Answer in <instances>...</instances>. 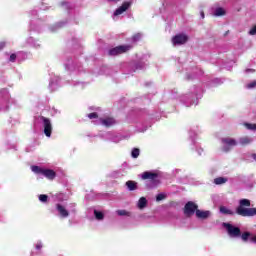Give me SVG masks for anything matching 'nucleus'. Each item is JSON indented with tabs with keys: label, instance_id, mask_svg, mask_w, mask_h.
Wrapping results in <instances>:
<instances>
[{
	"label": "nucleus",
	"instance_id": "24",
	"mask_svg": "<svg viewBox=\"0 0 256 256\" xmlns=\"http://www.w3.org/2000/svg\"><path fill=\"white\" fill-rule=\"evenodd\" d=\"M244 125H245V127H246L247 129H249L250 131H256V124L245 123Z\"/></svg>",
	"mask_w": 256,
	"mask_h": 256
},
{
	"label": "nucleus",
	"instance_id": "32",
	"mask_svg": "<svg viewBox=\"0 0 256 256\" xmlns=\"http://www.w3.org/2000/svg\"><path fill=\"white\" fill-rule=\"evenodd\" d=\"M43 248V243L42 242H38L36 244V249L39 250V249H42Z\"/></svg>",
	"mask_w": 256,
	"mask_h": 256
},
{
	"label": "nucleus",
	"instance_id": "2",
	"mask_svg": "<svg viewBox=\"0 0 256 256\" xmlns=\"http://www.w3.org/2000/svg\"><path fill=\"white\" fill-rule=\"evenodd\" d=\"M142 179L144 181H149L148 186L150 189H153L154 187H157L161 184V179L159 178V174L155 172H143Z\"/></svg>",
	"mask_w": 256,
	"mask_h": 256
},
{
	"label": "nucleus",
	"instance_id": "8",
	"mask_svg": "<svg viewBox=\"0 0 256 256\" xmlns=\"http://www.w3.org/2000/svg\"><path fill=\"white\" fill-rule=\"evenodd\" d=\"M197 204L194 202H188L186 203L184 207V214L187 215V217H191V215L197 214Z\"/></svg>",
	"mask_w": 256,
	"mask_h": 256
},
{
	"label": "nucleus",
	"instance_id": "35",
	"mask_svg": "<svg viewBox=\"0 0 256 256\" xmlns=\"http://www.w3.org/2000/svg\"><path fill=\"white\" fill-rule=\"evenodd\" d=\"M252 159H254V161H256V154H252Z\"/></svg>",
	"mask_w": 256,
	"mask_h": 256
},
{
	"label": "nucleus",
	"instance_id": "33",
	"mask_svg": "<svg viewBox=\"0 0 256 256\" xmlns=\"http://www.w3.org/2000/svg\"><path fill=\"white\" fill-rule=\"evenodd\" d=\"M2 49H5V42H0V51H2Z\"/></svg>",
	"mask_w": 256,
	"mask_h": 256
},
{
	"label": "nucleus",
	"instance_id": "22",
	"mask_svg": "<svg viewBox=\"0 0 256 256\" xmlns=\"http://www.w3.org/2000/svg\"><path fill=\"white\" fill-rule=\"evenodd\" d=\"M139 153H140L139 148H134L131 152L133 159H137V157H139Z\"/></svg>",
	"mask_w": 256,
	"mask_h": 256
},
{
	"label": "nucleus",
	"instance_id": "25",
	"mask_svg": "<svg viewBox=\"0 0 256 256\" xmlns=\"http://www.w3.org/2000/svg\"><path fill=\"white\" fill-rule=\"evenodd\" d=\"M39 201H41V203H47V199H49V197L46 194H41L38 197Z\"/></svg>",
	"mask_w": 256,
	"mask_h": 256
},
{
	"label": "nucleus",
	"instance_id": "20",
	"mask_svg": "<svg viewBox=\"0 0 256 256\" xmlns=\"http://www.w3.org/2000/svg\"><path fill=\"white\" fill-rule=\"evenodd\" d=\"M147 207V199L145 197H141L138 201V208L145 209Z\"/></svg>",
	"mask_w": 256,
	"mask_h": 256
},
{
	"label": "nucleus",
	"instance_id": "16",
	"mask_svg": "<svg viewBox=\"0 0 256 256\" xmlns=\"http://www.w3.org/2000/svg\"><path fill=\"white\" fill-rule=\"evenodd\" d=\"M229 181L226 177H217L214 179V185H225Z\"/></svg>",
	"mask_w": 256,
	"mask_h": 256
},
{
	"label": "nucleus",
	"instance_id": "18",
	"mask_svg": "<svg viewBox=\"0 0 256 256\" xmlns=\"http://www.w3.org/2000/svg\"><path fill=\"white\" fill-rule=\"evenodd\" d=\"M126 187L129 191H135L137 189V182L129 180L126 182Z\"/></svg>",
	"mask_w": 256,
	"mask_h": 256
},
{
	"label": "nucleus",
	"instance_id": "5",
	"mask_svg": "<svg viewBox=\"0 0 256 256\" xmlns=\"http://www.w3.org/2000/svg\"><path fill=\"white\" fill-rule=\"evenodd\" d=\"M40 119L44 127V135H46L47 137H51L53 133V124L51 123V119L45 116H41Z\"/></svg>",
	"mask_w": 256,
	"mask_h": 256
},
{
	"label": "nucleus",
	"instance_id": "28",
	"mask_svg": "<svg viewBox=\"0 0 256 256\" xmlns=\"http://www.w3.org/2000/svg\"><path fill=\"white\" fill-rule=\"evenodd\" d=\"M9 61L11 63H15V61H17V54L13 53L10 55Z\"/></svg>",
	"mask_w": 256,
	"mask_h": 256
},
{
	"label": "nucleus",
	"instance_id": "27",
	"mask_svg": "<svg viewBox=\"0 0 256 256\" xmlns=\"http://www.w3.org/2000/svg\"><path fill=\"white\" fill-rule=\"evenodd\" d=\"M167 196L165 195V193H160L156 196V200L157 201H163V199H165Z\"/></svg>",
	"mask_w": 256,
	"mask_h": 256
},
{
	"label": "nucleus",
	"instance_id": "12",
	"mask_svg": "<svg viewBox=\"0 0 256 256\" xmlns=\"http://www.w3.org/2000/svg\"><path fill=\"white\" fill-rule=\"evenodd\" d=\"M56 209L61 217L64 219L69 217V211L63 207L61 204H57Z\"/></svg>",
	"mask_w": 256,
	"mask_h": 256
},
{
	"label": "nucleus",
	"instance_id": "29",
	"mask_svg": "<svg viewBox=\"0 0 256 256\" xmlns=\"http://www.w3.org/2000/svg\"><path fill=\"white\" fill-rule=\"evenodd\" d=\"M89 119H97L99 117V114L97 112H92L88 114Z\"/></svg>",
	"mask_w": 256,
	"mask_h": 256
},
{
	"label": "nucleus",
	"instance_id": "19",
	"mask_svg": "<svg viewBox=\"0 0 256 256\" xmlns=\"http://www.w3.org/2000/svg\"><path fill=\"white\" fill-rule=\"evenodd\" d=\"M225 9H223L222 7L216 8L214 11V16L215 17H223V15H225Z\"/></svg>",
	"mask_w": 256,
	"mask_h": 256
},
{
	"label": "nucleus",
	"instance_id": "26",
	"mask_svg": "<svg viewBox=\"0 0 256 256\" xmlns=\"http://www.w3.org/2000/svg\"><path fill=\"white\" fill-rule=\"evenodd\" d=\"M141 40V33H137L132 37V41H134V43H137V41Z\"/></svg>",
	"mask_w": 256,
	"mask_h": 256
},
{
	"label": "nucleus",
	"instance_id": "9",
	"mask_svg": "<svg viewBox=\"0 0 256 256\" xmlns=\"http://www.w3.org/2000/svg\"><path fill=\"white\" fill-rule=\"evenodd\" d=\"M129 7H131L130 2H123V4L115 10L114 16L117 17L119 15H123V13H125V11H127V9H129Z\"/></svg>",
	"mask_w": 256,
	"mask_h": 256
},
{
	"label": "nucleus",
	"instance_id": "34",
	"mask_svg": "<svg viewBox=\"0 0 256 256\" xmlns=\"http://www.w3.org/2000/svg\"><path fill=\"white\" fill-rule=\"evenodd\" d=\"M201 17L202 19H205V12L201 11Z\"/></svg>",
	"mask_w": 256,
	"mask_h": 256
},
{
	"label": "nucleus",
	"instance_id": "38",
	"mask_svg": "<svg viewBox=\"0 0 256 256\" xmlns=\"http://www.w3.org/2000/svg\"><path fill=\"white\" fill-rule=\"evenodd\" d=\"M228 33H229V32H226V34H225V35H228Z\"/></svg>",
	"mask_w": 256,
	"mask_h": 256
},
{
	"label": "nucleus",
	"instance_id": "4",
	"mask_svg": "<svg viewBox=\"0 0 256 256\" xmlns=\"http://www.w3.org/2000/svg\"><path fill=\"white\" fill-rule=\"evenodd\" d=\"M131 49H133V45H120L110 49L108 53L115 57L117 55H122V53H127V51H131Z\"/></svg>",
	"mask_w": 256,
	"mask_h": 256
},
{
	"label": "nucleus",
	"instance_id": "36",
	"mask_svg": "<svg viewBox=\"0 0 256 256\" xmlns=\"http://www.w3.org/2000/svg\"><path fill=\"white\" fill-rule=\"evenodd\" d=\"M108 1L116 3L117 1H120V0H108Z\"/></svg>",
	"mask_w": 256,
	"mask_h": 256
},
{
	"label": "nucleus",
	"instance_id": "31",
	"mask_svg": "<svg viewBox=\"0 0 256 256\" xmlns=\"http://www.w3.org/2000/svg\"><path fill=\"white\" fill-rule=\"evenodd\" d=\"M249 35H256V25L249 31Z\"/></svg>",
	"mask_w": 256,
	"mask_h": 256
},
{
	"label": "nucleus",
	"instance_id": "30",
	"mask_svg": "<svg viewBox=\"0 0 256 256\" xmlns=\"http://www.w3.org/2000/svg\"><path fill=\"white\" fill-rule=\"evenodd\" d=\"M256 87V81H253L247 85V89H255Z\"/></svg>",
	"mask_w": 256,
	"mask_h": 256
},
{
	"label": "nucleus",
	"instance_id": "37",
	"mask_svg": "<svg viewBox=\"0 0 256 256\" xmlns=\"http://www.w3.org/2000/svg\"><path fill=\"white\" fill-rule=\"evenodd\" d=\"M224 151H229V148L225 147V148H224Z\"/></svg>",
	"mask_w": 256,
	"mask_h": 256
},
{
	"label": "nucleus",
	"instance_id": "10",
	"mask_svg": "<svg viewBox=\"0 0 256 256\" xmlns=\"http://www.w3.org/2000/svg\"><path fill=\"white\" fill-rule=\"evenodd\" d=\"M196 217L197 219H202V220L209 219V217H211V211L198 209L196 210Z\"/></svg>",
	"mask_w": 256,
	"mask_h": 256
},
{
	"label": "nucleus",
	"instance_id": "3",
	"mask_svg": "<svg viewBox=\"0 0 256 256\" xmlns=\"http://www.w3.org/2000/svg\"><path fill=\"white\" fill-rule=\"evenodd\" d=\"M31 171H33V173H36V175H43L44 177H46V179H49V181H53V179L57 177V173L53 169H45L39 166H31Z\"/></svg>",
	"mask_w": 256,
	"mask_h": 256
},
{
	"label": "nucleus",
	"instance_id": "11",
	"mask_svg": "<svg viewBox=\"0 0 256 256\" xmlns=\"http://www.w3.org/2000/svg\"><path fill=\"white\" fill-rule=\"evenodd\" d=\"M100 121H101V124L104 125V127H113V125L117 123L115 121V118L113 117L101 118Z\"/></svg>",
	"mask_w": 256,
	"mask_h": 256
},
{
	"label": "nucleus",
	"instance_id": "1",
	"mask_svg": "<svg viewBox=\"0 0 256 256\" xmlns=\"http://www.w3.org/2000/svg\"><path fill=\"white\" fill-rule=\"evenodd\" d=\"M247 207H251V201L249 199H241L239 206L236 208L237 215H240V217H255L256 208Z\"/></svg>",
	"mask_w": 256,
	"mask_h": 256
},
{
	"label": "nucleus",
	"instance_id": "6",
	"mask_svg": "<svg viewBox=\"0 0 256 256\" xmlns=\"http://www.w3.org/2000/svg\"><path fill=\"white\" fill-rule=\"evenodd\" d=\"M223 227H225L229 237H241V229L239 227H235L230 223H223Z\"/></svg>",
	"mask_w": 256,
	"mask_h": 256
},
{
	"label": "nucleus",
	"instance_id": "21",
	"mask_svg": "<svg viewBox=\"0 0 256 256\" xmlns=\"http://www.w3.org/2000/svg\"><path fill=\"white\" fill-rule=\"evenodd\" d=\"M94 215L98 221H103V219H105V215L101 211L94 210Z\"/></svg>",
	"mask_w": 256,
	"mask_h": 256
},
{
	"label": "nucleus",
	"instance_id": "13",
	"mask_svg": "<svg viewBox=\"0 0 256 256\" xmlns=\"http://www.w3.org/2000/svg\"><path fill=\"white\" fill-rule=\"evenodd\" d=\"M222 143L227 147H237V140L233 138H223Z\"/></svg>",
	"mask_w": 256,
	"mask_h": 256
},
{
	"label": "nucleus",
	"instance_id": "17",
	"mask_svg": "<svg viewBox=\"0 0 256 256\" xmlns=\"http://www.w3.org/2000/svg\"><path fill=\"white\" fill-rule=\"evenodd\" d=\"M220 213H222V215H235V212H233V210L225 206L220 207Z\"/></svg>",
	"mask_w": 256,
	"mask_h": 256
},
{
	"label": "nucleus",
	"instance_id": "23",
	"mask_svg": "<svg viewBox=\"0 0 256 256\" xmlns=\"http://www.w3.org/2000/svg\"><path fill=\"white\" fill-rule=\"evenodd\" d=\"M116 213L120 217H125V216L129 217V213L126 210H117Z\"/></svg>",
	"mask_w": 256,
	"mask_h": 256
},
{
	"label": "nucleus",
	"instance_id": "15",
	"mask_svg": "<svg viewBox=\"0 0 256 256\" xmlns=\"http://www.w3.org/2000/svg\"><path fill=\"white\" fill-rule=\"evenodd\" d=\"M252 141H253V139H251V137H249V136H244L239 139V143L243 147H245V145H249L250 143H252Z\"/></svg>",
	"mask_w": 256,
	"mask_h": 256
},
{
	"label": "nucleus",
	"instance_id": "14",
	"mask_svg": "<svg viewBox=\"0 0 256 256\" xmlns=\"http://www.w3.org/2000/svg\"><path fill=\"white\" fill-rule=\"evenodd\" d=\"M242 241H247L248 239H250V241L252 243H256V236H251V233L249 232H245L242 235H240Z\"/></svg>",
	"mask_w": 256,
	"mask_h": 256
},
{
	"label": "nucleus",
	"instance_id": "7",
	"mask_svg": "<svg viewBox=\"0 0 256 256\" xmlns=\"http://www.w3.org/2000/svg\"><path fill=\"white\" fill-rule=\"evenodd\" d=\"M189 41V36L187 34H177L172 38V44L174 46L177 45H185Z\"/></svg>",
	"mask_w": 256,
	"mask_h": 256
}]
</instances>
